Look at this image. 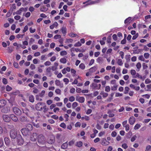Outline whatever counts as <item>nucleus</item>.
<instances>
[{
    "instance_id": "nucleus-59",
    "label": "nucleus",
    "mask_w": 151,
    "mask_h": 151,
    "mask_svg": "<svg viewBox=\"0 0 151 151\" xmlns=\"http://www.w3.org/2000/svg\"><path fill=\"white\" fill-rule=\"evenodd\" d=\"M61 90L59 89H57L55 90V92L58 94H61Z\"/></svg>"
},
{
    "instance_id": "nucleus-56",
    "label": "nucleus",
    "mask_w": 151,
    "mask_h": 151,
    "mask_svg": "<svg viewBox=\"0 0 151 151\" xmlns=\"http://www.w3.org/2000/svg\"><path fill=\"white\" fill-rule=\"evenodd\" d=\"M38 48V46L37 45H33L32 47V48L33 50H35L37 49Z\"/></svg>"
},
{
    "instance_id": "nucleus-50",
    "label": "nucleus",
    "mask_w": 151,
    "mask_h": 151,
    "mask_svg": "<svg viewBox=\"0 0 151 151\" xmlns=\"http://www.w3.org/2000/svg\"><path fill=\"white\" fill-rule=\"evenodd\" d=\"M138 59L140 60L143 61H145V59L142 55L140 56L138 58Z\"/></svg>"
},
{
    "instance_id": "nucleus-22",
    "label": "nucleus",
    "mask_w": 151,
    "mask_h": 151,
    "mask_svg": "<svg viewBox=\"0 0 151 151\" xmlns=\"http://www.w3.org/2000/svg\"><path fill=\"white\" fill-rule=\"evenodd\" d=\"M83 145V143L81 141H79L78 142H77L76 143V146L78 147H81Z\"/></svg>"
},
{
    "instance_id": "nucleus-38",
    "label": "nucleus",
    "mask_w": 151,
    "mask_h": 151,
    "mask_svg": "<svg viewBox=\"0 0 151 151\" xmlns=\"http://www.w3.org/2000/svg\"><path fill=\"white\" fill-rule=\"evenodd\" d=\"M131 18L130 17H129L128 18L126 19L124 21L125 24H127V23L129 22L131 20Z\"/></svg>"
},
{
    "instance_id": "nucleus-15",
    "label": "nucleus",
    "mask_w": 151,
    "mask_h": 151,
    "mask_svg": "<svg viewBox=\"0 0 151 151\" xmlns=\"http://www.w3.org/2000/svg\"><path fill=\"white\" fill-rule=\"evenodd\" d=\"M6 104V101L4 99L0 100V108L4 106Z\"/></svg>"
},
{
    "instance_id": "nucleus-31",
    "label": "nucleus",
    "mask_w": 151,
    "mask_h": 151,
    "mask_svg": "<svg viewBox=\"0 0 151 151\" xmlns=\"http://www.w3.org/2000/svg\"><path fill=\"white\" fill-rule=\"evenodd\" d=\"M97 61L99 63H100L102 61L103 58L102 57H99L97 59Z\"/></svg>"
},
{
    "instance_id": "nucleus-62",
    "label": "nucleus",
    "mask_w": 151,
    "mask_h": 151,
    "mask_svg": "<svg viewBox=\"0 0 151 151\" xmlns=\"http://www.w3.org/2000/svg\"><path fill=\"white\" fill-rule=\"evenodd\" d=\"M117 133L115 131H113L111 133V135L113 137H115Z\"/></svg>"
},
{
    "instance_id": "nucleus-36",
    "label": "nucleus",
    "mask_w": 151,
    "mask_h": 151,
    "mask_svg": "<svg viewBox=\"0 0 151 151\" xmlns=\"http://www.w3.org/2000/svg\"><path fill=\"white\" fill-rule=\"evenodd\" d=\"M78 105V104L76 102H73L72 104V106L73 109H74Z\"/></svg>"
},
{
    "instance_id": "nucleus-47",
    "label": "nucleus",
    "mask_w": 151,
    "mask_h": 151,
    "mask_svg": "<svg viewBox=\"0 0 151 151\" xmlns=\"http://www.w3.org/2000/svg\"><path fill=\"white\" fill-rule=\"evenodd\" d=\"M12 89V88L9 86V85H7L6 88V91H11Z\"/></svg>"
},
{
    "instance_id": "nucleus-1",
    "label": "nucleus",
    "mask_w": 151,
    "mask_h": 151,
    "mask_svg": "<svg viewBox=\"0 0 151 151\" xmlns=\"http://www.w3.org/2000/svg\"><path fill=\"white\" fill-rule=\"evenodd\" d=\"M37 141L40 144H43L45 142V138L43 135L40 134L38 137Z\"/></svg>"
},
{
    "instance_id": "nucleus-8",
    "label": "nucleus",
    "mask_w": 151,
    "mask_h": 151,
    "mask_svg": "<svg viewBox=\"0 0 151 151\" xmlns=\"http://www.w3.org/2000/svg\"><path fill=\"white\" fill-rule=\"evenodd\" d=\"M10 111V108L9 106H5L1 109V112L3 113H7Z\"/></svg>"
},
{
    "instance_id": "nucleus-49",
    "label": "nucleus",
    "mask_w": 151,
    "mask_h": 151,
    "mask_svg": "<svg viewBox=\"0 0 151 151\" xmlns=\"http://www.w3.org/2000/svg\"><path fill=\"white\" fill-rule=\"evenodd\" d=\"M2 82L4 84H7L8 83L7 79L5 78H3Z\"/></svg>"
},
{
    "instance_id": "nucleus-63",
    "label": "nucleus",
    "mask_w": 151,
    "mask_h": 151,
    "mask_svg": "<svg viewBox=\"0 0 151 151\" xmlns=\"http://www.w3.org/2000/svg\"><path fill=\"white\" fill-rule=\"evenodd\" d=\"M131 73L132 75H134L136 74V72L135 70H131Z\"/></svg>"
},
{
    "instance_id": "nucleus-41",
    "label": "nucleus",
    "mask_w": 151,
    "mask_h": 151,
    "mask_svg": "<svg viewBox=\"0 0 151 151\" xmlns=\"http://www.w3.org/2000/svg\"><path fill=\"white\" fill-rule=\"evenodd\" d=\"M39 95H37L36 96L35 98L37 100L39 101H42V99H40L39 98Z\"/></svg>"
},
{
    "instance_id": "nucleus-29",
    "label": "nucleus",
    "mask_w": 151,
    "mask_h": 151,
    "mask_svg": "<svg viewBox=\"0 0 151 151\" xmlns=\"http://www.w3.org/2000/svg\"><path fill=\"white\" fill-rule=\"evenodd\" d=\"M117 63L119 65H122L123 64L122 61V59H119L117 60Z\"/></svg>"
},
{
    "instance_id": "nucleus-25",
    "label": "nucleus",
    "mask_w": 151,
    "mask_h": 151,
    "mask_svg": "<svg viewBox=\"0 0 151 151\" xmlns=\"http://www.w3.org/2000/svg\"><path fill=\"white\" fill-rule=\"evenodd\" d=\"M39 122L38 121V122L36 123H35V122H33L32 124L34 126L36 127L37 128H38L40 127V125L39 124Z\"/></svg>"
},
{
    "instance_id": "nucleus-14",
    "label": "nucleus",
    "mask_w": 151,
    "mask_h": 151,
    "mask_svg": "<svg viewBox=\"0 0 151 151\" xmlns=\"http://www.w3.org/2000/svg\"><path fill=\"white\" fill-rule=\"evenodd\" d=\"M25 128L30 132L32 130L33 126L31 124H28L26 125Z\"/></svg>"
},
{
    "instance_id": "nucleus-3",
    "label": "nucleus",
    "mask_w": 151,
    "mask_h": 151,
    "mask_svg": "<svg viewBox=\"0 0 151 151\" xmlns=\"http://www.w3.org/2000/svg\"><path fill=\"white\" fill-rule=\"evenodd\" d=\"M17 132L14 129L11 130L10 132V136L12 139H15L17 137Z\"/></svg>"
},
{
    "instance_id": "nucleus-61",
    "label": "nucleus",
    "mask_w": 151,
    "mask_h": 151,
    "mask_svg": "<svg viewBox=\"0 0 151 151\" xmlns=\"http://www.w3.org/2000/svg\"><path fill=\"white\" fill-rule=\"evenodd\" d=\"M122 147L124 149H126L128 147V146L126 144L124 143L122 145Z\"/></svg>"
},
{
    "instance_id": "nucleus-5",
    "label": "nucleus",
    "mask_w": 151,
    "mask_h": 151,
    "mask_svg": "<svg viewBox=\"0 0 151 151\" xmlns=\"http://www.w3.org/2000/svg\"><path fill=\"white\" fill-rule=\"evenodd\" d=\"M45 105L44 103L42 102H39L37 103L35 106L36 109L38 111H41L42 110V105Z\"/></svg>"
},
{
    "instance_id": "nucleus-7",
    "label": "nucleus",
    "mask_w": 151,
    "mask_h": 151,
    "mask_svg": "<svg viewBox=\"0 0 151 151\" xmlns=\"http://www.w3.org/2000/svg\"><path fill=\"white\" fill-rule=\"evenodd\" d=\"M3 118L4 121L6 122H8L10 121L11 119L10 116H9L8 115L4 114L3 116Z\"/></svg>"
},
{
    "instance_id": "nucleus-51",
    "label": "nucleus",
    "mask_w": 151,
    "mask_h": 151,
    "mask_svg": "<svg viewBox=\"0 0 151 151\" xmlns=\"http://www.w3.org/2000/svg\"><path fill=\"white\" fill-rule=\"evenodd\" d=\"M13 11V10L12 9H10L7 13V15H9V16H10L12 14Z\"/></svg>"
},
{
    "instance_id": "nucleus-53",
    "label": "nucleus",
    "mask_w": 151,
    "mask_h": 151,
    "mask_svg": "<svg viewBox=\"0 0 151 151\" xmlns=\"http://www.w3.org/2000/svg\"><path fill=\"white\" fill-rule=\"evenodd\" d=\"M28 29V27L27 25H26L24 28V29L23 30L22 32L23 33L25 32Z\"/></svg>"
},
{
    "instance_id": "nucleus-33",
    "label": "nucleus",
    "mask_w": 151,
    "mask_h": 151,
    "mask_svg": "<svg viewBox=\"0 0 151 151\" xmlns=\"http://www.w3.org/2000/svg\"><path fill=\"white\" fill-rule=\"evenodd\" d=\"M130 55H127L125 56V59L127 62H129L130 61Z\"/></svg>"
},
{
    "instance_id": "nucleus-27",
    "label": "nucleus",
    "mask_w": 151,
    "mask_h": 151,
    "mask_svg": "<svg viewBox=\"0 0 151 151\" xmlns=\"http://www.w3.org/2000/svg\"><path fill=\"white\" fill-rule=\"evenodd\" d=\"M129 89V88L128 87H126L124 88V93L126 94L128 93Z\"/></svg>"
},
{
    "instance_id": "nucleus-54",
    "label": "nucleus",
    "mask_w": 151,
    "mask_h": 151,
    "mask_svg": "<svg viewBox=\"0 0 151 151\" xmlns=\"http://www.w3.org/2000/svg\"><path fill=\"white\" fill-rule=\"evenodd\" d=\"M117 85H114L113 87H111V90L113 91H115L117 89Z\"/></svg>"
},
{
    "instance_id": "nucleus-48",
    "label": "nucleus",
    "mask_w": 151,
    "mask_h": 151,
    "mask_svg": "<svg viewBox=\"0 0 151 151\" xmlns=\"http://www.w3.org/2000/svg\"><path fill=\"white\" fill-rule=\"evenodd\" d=\"M81 43L80 42H78L74 45V46L75 47H80L81 46Z\"/></svg>"
},
{
    "instance_id": "nucleus-17",
    "label": "nucleus",
    "mask_w": 151,
    "mask_h": 151,
    "mask_svg": "<svg viewBox=\"0 0 151 151\" xmlns=\"http://www.w3.org/2000/svg\"><path fill=\"white\" fill-rule=\"evenodd\" d=\"M98 67L97 65L91 67L89 69V71L90 72L93 73L95 72L97 69Z\"/></svg>"
},
{
    "instance_id": "nucleus-10",
    "label": "nucleus",
    "mask_w": 151,
    "mask_h": 151,
    "mask_svg": "<svg viewBox=\"0 0 151 151\" xmlns=\"http://www.w3.org/2000/svg\"><path fill=\"white\" fill-rule=\"evenodd\" d=\"M101 141V144L102 145L106 146L108 145L109 144V142L107 141L105 138H102Z\"/></svg>"
},
{
    "instance_id": "nucleus-42",
    "label": "nucleus",
    "mask_w": 151,
    "mask_h": 151,
    "mask_svg": "<svg viewBox=\"0 0 151 151\" xmlns=\"http://www.w3.org/2000/svg\"><path fill=\"white\" fill-rule=\"evenodd\" d=\"M67 54V52L65 51H62L60 52V55L61 56L66 55Z\"/></svg>"
},
{
    "instance_id": "nucleus-13",
    "label": "nucleus",
    "mask_w": 151,
    "mask_h": 151,
    "mask_svg": "<svg viewBox=\"0 0 151 151\" xmlns=\"http://www.w3.org/2000/svg\"><path fill=\"white\" fill-rule=\"evenodd\" d=\"M55 84L57 86H59L60 88H62L63 86V83H61L59 80H56L55 81Z\"/></svg>"
},
{
    "instance_id": "nucleus-44",
    "label": "nucleus",
    "mask_w": 151,
    "mask_h": 151,
    "mask_svg": "<svg viewBox=\"0 0 151 151\" xmlns=\"http://www.w3.org/2000/svg\"><path fill=\"white\" fill-rule=\"evenodd\" d=\"M45 93V91L44 90L42 91L40 94L39 95V96L41 97H42L44 95Z\"/></svg>"
},
{
    "instance_id": "nucleus-35",
    "label": "nucleus",
    "mask_w": 151,
    "mask_h": 151,
    "mask_svg": "<svg viewBox=\"0 0 151 151\" xmlns=\"http://www.w3.org/2000/svg\"><path fill=\"white\" fill-rule=\"evenodd\" d=\"M141 127V125L139 124H137L134 127V129L137 130L139 129Z\"/></svg>"
},
{
    "instance_id": "nucleus-28",
    "label": "nucleus",
    "mask_w": 151,
    "mask_h": 151,
    "mask_svg": "<svg viewBox=\"0 0 151 151\" xmlns=\"http://www.w3.org/2000/svg\"><path fill=\"white\" fill-rule=\"evenodd\" d=\"M51 68L50 67H49L48 68H47L46 69V72L47 73H49L50 75V77L51 76Z\"/></svg>"
},
{
    "instance_id": "nucleus-32",
    "label": "nucleus",
    "mask_w": 151,
    "mask_h": 151,
    "mask_svg": "<svg viewBox=\"0 0 151 151\" xmlns=\"http://www.w3.org/2000/svg\"><path fill=\"white\" fill-rule=\"evenodd\" d=\"M85 101V99L83 97H80L78 102L81 103H82L84 102Z\"/></svg>"
},
{
    "instance_id": "nucleus-16",
    "label": "nucleus",
    "mask_w": 151,
    "mask_h": 151,
    "mask_svg": "<svg viewBox=\"0 0 151 151\" xmlns=\"http://www.w3.org/2000/svg\"><path fill=\"white\" fill-rule=\"evenodd\" d=\"M36 134L34 133L31 136L30 140L32 141H35L36 140Z\"/></svg>"
},
{
    "instance_id": "nucleus-43",
    "label": "nucleus",
    "mask_w": 151,
    "mask_h": 151,
    "mask_svg": "<svg viewBox=\"0 0 151 151\" xmlns=\"http://www.w3.org/2000/svg\"><path fill=\"white\" fill-rule=\"evenodd\" d=\"M24 35V34H18L17 36L16 37L18 38H22L23 37Z\"/></svg>"
},
{
    "instance_id": "nucleus-37",
    "label": "nucleus",
    "mask_w": 151,
    "mask_h": 151,
    "mask_svg": "<svg viewBox=\"0 0 151 151\" xmlns=\"http://www.w3.org/2000/svg\"><path fill=\"white\" fill-rule=\"evenodd\" d=\"M44 105H45L43 106V107H42V109H44V112L45 113L48 110V108H47L46 106L45 105V104Z\"/></svg>"
},
{
    "instance_id": "nucleus-30",
    "label": "nucleus",
    "mask_w": 151,
    "mask_h": 151,
    "mask_svg": "<svg viewBox=\"0 0 151 151\" xmlns=\"http://www.w3.org/2000/svg\"><path fill=\"white\" fill-rule=\"evenodd\" d=\"M79 67L80 68H81L83 70L85 69V66L83 63H81L79 65Z\"/></svg>"
},
{
    "instance_id": "nucleus-57",
    "label": "nucleus",
    "mask_w": 151,
    "mask_h": 151,
    "mask_svg": "<svg viewBox=\"0 0 151 151\" xmlns=\"http://www.w3.org/2000/svg\"><path fill=\"white\" fill-rule=\"evenodd\" d=\"M136 67L137 69H139L141 67V65L140 63L139 62L137 63L136 65Z\"/></svg>"
},
{
    "instance_id": "nucleus-34",
    "label": "nucleus",
    "mask_w": 151,
    "mask_h": 151,
    "mask_svg": "<svg viewBox=\"0 0 151 151\" xmlns=\"http://www.w3.org/2000/svg\"><path fill=\"white\" fill-rule=\"evenodd\" d=\"M4 145V142L2 138H0V147H2Z\"/></svg>"
},
{
    "instance_id": "nucleus-6",
    "label": "nucleus",
    "mask_w": 151,
    "mask_h": 151,
    "mask_svg": "<svg viewBox=\"0 0 151 151\" xmlns=\"http://www.w3.org/2000/svg\"><path fill=\"white\" fill-rule=\"evenodd\" d=\"M21 131L23 135L25 136H26L28 135L30 132L25 128L22 129L21 130Z\"/></svg>"
},
{
    "instance_id": "nucleus-24",
    "label": "nucleus",
    "mask_w": 151,
    "mask_h": 151,
    "mask_svg": "<svg viewBox=\"0 0 151 151\" xmlns=\"http://www.w3.org/2000/svg\"><path fill=\"white\" fill-rule=\"evenodd\" d=\"M14 98H11L9 100V102L11 104H12V105L13 104H14Z\"/></svg>"
},
{
    "instance_id": "nucleus-9",
    "label": "nucleus",
    "mask_w": 151,
    "mask_h": 151,
    "mask_svg": "<svg viewBox=\"0 0 151 151\" xmlns=\"http://www.w3.org/2000/svg\"><path fill=\"white\" fill-rule=\"evenodd\" d=\"M19 120L21 122H27L28 119L27 116H21L19 118Z\"/></svg>"
},
{
    "instance_id": "nucleus-20",
    "label": "nucleus",
    "mask_w": 151,
    "mask_h": 151,
    "mask_svg": "<svg viewBox=\"0 0 151 151\" xmlns=\"http://www.w3.org/2000/svg\"><path fill=\"white\" fill-rule=\"evenodd\" d=\"M68 144L67 142H66L65 143H63L61 146V148L62 149H65L67 148L68 147Z\"/></svg>"
},
{
    "instance_id": "nucleus-26",
    "label": "nucleus",
    "mask_w": 151,
    "mask_h": 151,
    "mask_svg": "<svg viewBox=\"0 0 151 151\" xmlns=\"http://www.w3.org/2000/svg\"><path fill=\"white\" fill-rule=\"evenodd\" d=\"M67 60L65 58H62L60 60V62L63 63H65L66 62Z\"/></svg>"
},
{
    "instance_id": "nucleus-55",
    "label": "nucleus",
    "mask_w": 151,
    "mask_h": 151,
    "mask_svg": "<svg viewBox=\"0 0 151 151\" xmlns=\"http://www.w3.org/2000/svg\"><path fill=\"white\" fill-rule=\"evenodd\" d=\"M137 77L141 79H142L143 78V77L139 75L138 73H137L135 76L134 77L136 78Z\"/></svg>"
},
{
    "instance_id": "nucleus-21",
    "label": "nucleus",
    "mask_w": 151,
    "mask_h": 151,
    "mask_svg": "<svg viewBox=\"0 0 151 151\" xmlns=\"http://www.w3.org/2000/svg\"><path fill=\"white\" fill-rule=\"evenodd\" d=\"M29 100L30 102L33 103L34 101V97L33 95H31L29 97Z\"/></svg>"
},
{
    "instance_id": "nucleus-46",
    "label": "nucleus",
    "mask_w": 151,
    "mask_h": 151,
    "mask_svg": "<svg viewBox=\"0 0 151 151\" xmlns=\"http://www.w3.org/2000/svg\"><path fill=\"white\" fill-rule=\"evenodd\" d=\"M60 126L64 129L66 127V125L64 123H62L60 125Z\"/></svg>"
},
{
    "instance_id": "nucleus-40",
    "label": "nucleus",
    "mask_w": 151,
    "mask_h": 151,
    "mask_svg": "<svg viewBox=\"0 0 151 151\" xmlns=\"http://www.w3.org/2000/svg\"><path fill=\"white\" fill-rule=\"evenodd\" d=\"M110 88L109 86H107L105 87V91L107 92H109L110 91Z\"/></svg>"
},
{
    "instance_id": "nucleus-23",
    "label": "nucleus",
    "mask_w": 151,
    "mask_h": 151,
    "mask_svg": "<svg viewBox=\"0 0 151 151\" xmlns=\"http://www.w3.org/2000/svg\"><path fill=\"white\" fill-rule=\"evenodd\" d=\"M61 32L63 34H65L66 32V29L65 27H63L61 29Z\"/></svg>"
},
{
    "instance_id": "nucleus-58",
    "label": "nucleus",
    "mask_w": 151,
    "mask_h": 151,
    "mask_svg": "<svg viewBox=\"0 0 151 151\" xmlns=\"http://www.w3.org/2000/svg\"><path fill=\"white\" fill-rule=\"evenodd\" d=\"M61 36L60 35H56L54 36V38L55 39L60 38Z\"/></svg>"
},
{
    "instance_id": "nucleus-18",
    "label": "nucleus",
    "mask_w": 151,
    "mask_h": 151,
    "mask_svg": "<svg viewBox=\"0 0 151 151\" xmlns=\"http://www.w3.org/2000/svg\"><path fill=\"white\" fill-rule=\"evenodd\" d=\"M91 87H92L93 89H97V88H98V85L95 83H93L90 85Z\"/></svg>"
},
{
    "instance_id": "nucleus-19",
    "label": "nucleus",
    "mask_w": 151,
    "mask_h": 151,
    "mask_svg": "<svg viewBox=\"0 0 151 151\" xmlns=\"http://www.w3.org/2000/svg\"><path fill=\"white\" fill-rule=\"evenodd\" d=\"M4 140L5 143L6 145H9L10 143V140L7 137H5L4 138Z\"/></svg>"
},
{
    "instance_id": "nucleus-45",
    "label": "nucleus",
    "mask_w": 151,
    "mask_h": 151,
    "mask_svg": "<svg viewBox=\"0 0 151 151\" xmlns=\"http://www.w3.org/2000/svg\"><path fill=\"white\" fill-rule=\"evenodd\" d=\"M144 56L145 58L147 59L149 57L150 54L146 52L144 54Z\"/></svg>"
},
{
    "instance_id": "nucleus-39",
    "label": "nucleus",
    "mask_w": 151,
    "mask_h": 151,
    "mask_svg": "<svg viewBox=\"0 0 151 151\" xmlns=\"http://www.w3.org/2000/svg\"><path fill=\"white\" fill-rule=\"evenodd\" d=\"M75 100V97L73 96L70 97L69 99V100L71 102H73Z\"/></svg>"
},
{
    "instance_id": "nucleus-4",
    "label": "nucleus",
    "mask_w": 151,
    "mask_h": 151,
    "mask_svg": "<svg viewBox=\"0 0 151 151\" xmlns=\"http://www.w3.org/2000/svg\"><path fill=\"white\" fill-rule=\"evenodd\" d=\"M17 143L19 145H22L23 144L24 141L20 135L18 136L17 137Z\"/></svg>"
},
{
    "instance_id": "nucleus-64",
    "label": "nucleus",
    "mask_w": 151,
    "mask_h": 151,
    "mask_svg": "<svg viewBox=\"0 0 151 151\" xmlns=\"http://www.w3.org/2000/svg\"><path fill=\"white\" fill-rule=\"evenodd\" d=\"M136 138H137V136L136 135H134L132 138L131 139V141L132 142H134V140H135Z\"/></svg>"
},
{
    "instance_id": "nucleus-2",
    "label": "nucleus",
    "mask_w": 151,
    "mask_h": 151,
    "mask_svg": "<svg viewBox=\"0 0 151 151\" xmlns=\"http://www.w3.org/2000/svg\"><path fill=\"white\" fill-rule=\"evenodd\" d=\"M13 110L14 113L17 115H20L22 114V111L19 108L17 107H14L13 108Z\"/></svg>"
},
{
    "instance_id": "nucleus-11",
    "label": "nucleus",
    "mask_w": 151,
    "mask_h": 151,
    "mask_svg": "<svg viewBox=\"0 0 151 151\" xmlns=\"http://www.w3.org/2000/svg\"><path fill=\"white\" fill-rule=\"evenodd\" d=\"M10 119L14 122H16L18 121L17 117L14 114H10Z\"/></svg>"
},
{
    "instance_id": "nucleus-60",
    "label": "nucleus",
    "mask_w": 151,
    "mask_h": 151,
    "mask_svg": "<svg viewBox=\"0 0 151 151\" xmlns=\"http://www.w3.org/2000/svg\"><path fill=\"white\" fill-rule=\"evenodd\" d=\"M143 69H145L148 68V66L146 64L144 63L142 64Z\"/></svg>"
},
{
    "instance_id": "nucleus-52",
    "label": "nucleus",
    "mask_w": 151,
    "mask_h": 151,
    "mask_svg": "<svg viewBox=\"0 0 151 151\" xmlns=\"http://www.w3.org/2000/svg\"><path fill=\"white\" fill-rule=\"evenodd\" d=\"M139 34L138 33H137L135 35H134L132 39L133 40L136 39L138 36Z\"/></svg>"
},
{
    "instance_id": "nucleus-12",
    "label": "nucleus",
    "mask_w": 151,
    "mask_h": 151,
    "mask_svg": "<svg viewBox=\"0 0 151 151\" xmlns=\"http://www.w3.org/2000/svg\"><path fill=\"white\" fill-rule=\"evenodd\" d=\"M135 119L133 116H131L129 119V122L130 124L133 125L135 122Z\"/></svg>"
}]
</instances>
